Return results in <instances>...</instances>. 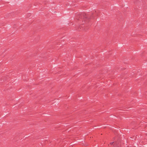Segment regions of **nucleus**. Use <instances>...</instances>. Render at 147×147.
Here are the masks:
<instances>
[{"label":"nucleus","mask_w":147,"mask_h":147,"mask_svg":"<svg viewBox=\"0 0 147 147\" xmlns=\"http://www.w3.org/2000/svg\"><path fill=\"white\" fill-rule=\"evenodd\" d=\"M113 142H111L110 143V144L112 145L113 144Z\"/></svg>","instance_id":"2"},{"label":"nucleus","mask_w":147,"mask_h":147,"mask_svg":"<svg viewBox=\"0 0 147 147\" xmlns=\"http://www.w3.org/2000/svg\"><path fill=\"white\" fill-rule=\"evenodd\" d=\"M97 15L96 11H94L90 15L84 13L78 14L76 16V19L81 25L79 26L77 30L79 31L83 30L86 31L89 28L90 25V24H88L89 19H93L94 17Z\"/></svg>","instance_id":"1"}]
</instances>
